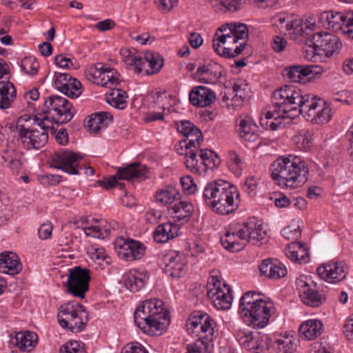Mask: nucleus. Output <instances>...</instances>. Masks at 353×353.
Segmentation results:
<instances>
[{
	"mask_svg": "<svg viewBox=\"0 0 353 353\" xmlns=\"http://www.w3.org/2000/svg\"><path fill=\"white\" fill-rule=\"evenodd\" d=\"M302 114L307 120L316 124L327 123L332 117V110L322 99L312 94L303 95L301 90L285 85L272 94V105L261 118L265 128L276 130L284 118L294 119Z\"/></svg>",
	"mask_w": 353,
	"mask_h": 353,
	"instance_id": "obj_1",
	"label": "nucleus"
},
{
	"mask_svg": "<svg viewBox=\"0 0 353 353\" xmlns=\"http://www.w3.org/2000/svg\"><path fill=\"white\" fill-rule=\"evenodd\" d=\"M203 198L214 212L221 215L234 212L239 205L237 188L223 180L208 183L203 190Z\"/></svg>",
	"mask_w": 353,
	"mask_h": 353,
	"instance_id": "obj_2",
	"label": "nucleus"
},
{
	"mask_svg": "<svg viewBox=\"0 0 353 353\" xmlns=\"http://www.w3.org/2000/svg\"><path fill=\"white\" fill-rule=\"evenodd\" d=\"M163 305L158 299L143 301L134 312L136 325L150 335H161L170 322L169 312Z\"/></svg>",
	"mask_w": 353,
	"mask_h": 353,
	"instance_id": "obj_3",
	"label": "nucleus"
},
{
	"mask_svg": "<svg viewBox=\"0 0 353 353\" xmlns=\"http://www.w3.org/2000/svg\"><path fill=\"white\" fill-rule=\"evenodd\" d=\"M270 170L272 179L282 187L296 188L308 179L309 170L298 157H280L272 163Z\"/></svg>",
	"mask_w": 353,
	"mask_h": 353,
	"instance_id": "obj_4",
	"label": "nucleus"
},
{
	"mask_svg": "<svg viewBox=\"0 0 353 353\" xmlns=\"http://www.w3.org/2000/svg\"><path fill=\"white\" fill-rule=\"evenodd\" d=\"M241 317L247 325L254 329L264 328L275 312L274 303L263 299L255 292H245L240 299Z\"/></svg>",
	"mask_w": 353,
	"mask_h": 353,
	"instance_id": "obj_5",
	"label": "nucleus"
},
{
	"mask_svg": "<svg viewBox=\"0 0 353 353\" xmlns=\"http://www.w3.org/2000/svg\"><path fill=\"white\" fill-rule=\"evenodd\" d=\"M266 235L263 225L254 221L248 223H235L230 225L228 230L221 237L223 246L232 252L241 250L248 243L256 244Z\"/></svg>",
	"mask_w": 353,
	"mask_h": 353,
	"instance_id": "obj_6",
	"label": "nucleus"
},
{
	"mask_svg": "<svg viewBox=\"0 0 353 353\" xmlns=\"http://www.w3.org/2000/svg\"><path fill=\"white\" fill-rule=\"evenodd\" d=\"M120 53L126 65L135 73L144 70L147 75L153 74L159 72L163 65L161 56L153 52H146L142 57L134 49L123 48Z\"/></svg>",
	"mask_w": 353,
	"mask_h": 353,
	"instance_id": "obj_7",
	"label": "nucleus"
},
{
	"mask_svg": "<svg viewBox=\"0 0 353 353\" xmlns=\"http://www.w3.org/2000/svg\"><path fill=\"white\" fill-rule=\"evenodd\" d=\"M57 319L62 327L73 333L81 332L89 320L85 307L77 301H69L61 305Z\"/></svg>",
	"mask_w": 353,
	"mask_h": 353,
	"instance_id": "obj_8",
	"label": "nucleus"
},
{
	"mask_svg": "<svg viewBox=\"0 0 353 353\" xmlns=\"http://www.w3.org/2000/svg\"><path fill=\"white\" fill-rule=\"evenodd\" d=\"M43 106V114H52V118L57 123H66L74 117L73 106L65 97L50 95L45 100Z\"/></svg>",
	"mask_w": 353,
	"mask_h": 353,
	"instance_id": "obj_9",
	"label": "nucleus"
},
{
	"mask_svg": "<svg viewBox=\"0 0 353 353\" xmlns=\"http://www.w3.org/2000/svg\"><path fill=\"white\" fill-rule=\"evenodd\" d=\"M232 32L229 29H225L222 26L217 30L213 39V48L221 57L224 58H232L240 54L245 49V44L240 43L239 46L232 50V45L238 43L235 38L231 35Z\"/></svg>",
	"mask_w": 353,
	"mask_h": 353,
	"instance_id": "obj_10",
	"label": "nucleus"
},
{
	"mask_svg": "<svg viewBox=\"0 0 353 353\" xmlns=\"http://www.w3.org/2000/svg\"><path fill=\"white\" fill-rule=\"evenodd\" d=\"M207 295L218 310H228L232 302V290L217 276H211L207 283Z\"/></svg>",
	"mask_w": 353,
	"mask_h": 353,
	"instance_id": "obj_11",
	"label": "nucleus"
},
{
	"mask_svg": "<svg viewBox=\"0 0 353 353\" xmlns=\"http://www.w3.org/2000/svg\"><path fill=\"white\" fill-rule=\"evenodd\" d=\"M148 172L147 168L139 163H132L125 168L118 169L117 174L111 176L107 181H98L97 183L99 186L103 187L106 190L119 186L123 188V183H119L118 179L131 180L133 178L144 179Z\"/></svg>",
	"mask_w": 353,
	"mask_h": 353,
	"instance_id": "obj_12",
	"label": "nucleus"
},
{
	"mask_svg": "<svg viewBox=\"0 0 353 353\" xmlns=\"http://www.w3.org/2000/svg\"><path fill=\"white\" fill-rule=\"evenodd\" d=\"M67 286L68 291L76 297L83 299L89 290L90 270L81 266L69 269Z\"/></svg>",
	"mask_w": 353,
	"mask_h": 353,
	"instance_id": "obj_13",
	"label": "nucleus"
},
{
	"mask_svg": "<svg viewBox=\"0 0 353 353\" xmlns=\"http://www.w3.org/2000/svg\"><path fill=\"white\" fill-rule=\"evenodd\" d=\"M305 45L312 46V52L319 50L323 52L327 57L332 56L341 46V43L337 36L322 32L311 35V38L307 39Z\"/></svg>",
	"mask_w": 353,
	"mask_h": 353,
	"instance_id": "obj_14",
	"label": "nucleus"
},
{
	"mask_svg": "<svg viewBox=\"0 0 353 353\" xmlns=\"http://www.w3.org/2000/svg\"><path fill=\"white\" fill-rule=\"evenodd\" d=\"M114 246L118 256L126 261L140 259L145 252V247L141 242L129 238H117Z\"/></svg>",
	"mask_w": 353,
	"mask_h": 353,
	"instance_id": "obj_15",
	"label": "nucleus"
},
{
	"mask_svg": "<svg viewBox=\"0 0 353 353\" xmlns=\"http://www.w3.org/2000/svg\"><path fill=\"white\" fill-rule=\"evenodd\" d=\"M81 159L82 157L79 154L62 150L53 154L51 166L62 170L69 174H78L77 161Z\"/></svg>",
	"mask_w": 353,
	"mask_h": 353,
	"instance_id": "obj_16",
	"label": "nucleus"
},
{
	"mask_svg": "<svg viewBox=\"0 0 353 353\" xmlns=\"http://www.w3.org/2000/svg\"><path fill=\"white\" fill-rule=\"evenodd\" d=\"M185 155L186 167L192 172H199L202 165L207 166L208 162L213 161V157H216L213 151L208 149L190 150Z\"/></svg>",
	"mask_w": 353,
	"mask_h": 353,
	"instance_id": "obj_17",
	"label": "nucleus"
},
{
	"mask_svg": "<svg viewBox=\"0 0 353 353\" xmlns=\"http://www.w3.org/2000/svg\"><path fill=\"white\" fill-rule=\"evenodd\" d=\"M317 273L322 279L329 283L339 282L344 279L347 274L345 264L337 261L322 264L317 268Z\"/></svg>",
	"mask_w": 353,
	"mask_h": 353,
	"instance_id": "obj_18",
	"label": "nucleus"
},
{
	"mask_svg": "<svg viewBox=\"0 0 353 353\" xmlns=\"http://www.w3.org/2000/svg\"><path fill=\"white\" fill-rule=\"evenodd\" d=\"M34 120L37 122V127L32 126V136L34 145V149H40L46 145L48 139V132L50 131L52 134L55 133L54 126L50 125L51 123L47 116H44L42 119H39L34 116Z\"/></svg>",
	"mask_w": 353,
	"mask_h": 353,
	"instance_id": "obj_19",
	"label": "nucleus"
},
{
	"mask_svg": "<svg viewBox=\"0 0 353 353\" xmlns=\"http://www.w3.org/2000/svg\"><path fill=\"white\" fill-rule=\"evenodd\" d=\"M54 87L70 98H77L81 93V83L66 73L57 76L54 82Z\"/></svg>",
	"mask_w": 353,
	"mask_h": 353,
	"instance_id": "obj_20",
	"label": "nucleus"
},
{
	"mask_svg": "<svg viewBox=\"0 0 353 353\" xmlns=\"http://www.w3.org/2000/svg\"><path fill=\"white\" fill-rule=\"evenodd\" d=\"M296 285L304 304L316 307L321 305L324 301V298L310 287L305 276H301L297 279Z\"/></svg>",
	"mask_w": 353,
	"mask_h": 353,
	"instance_id": "obj_21",
	"label": "nucleus"
},
{
	"mask_svg": "<svg viewBox=\"0 0 353 353\" xmlns=\"http://www.w3.org/2000/svg\"><path fill=\"white\" fill-rule=\"evenodd\" d=\"M161 265H164L165 272L173 278L181 277L186 271L183 257L174 252L163 256Z\"/></svg>",
	"mask_w": 353,
	"mask_h": 353,
	"instance_id": "obj_22",
	"label": "nucleus"
},
{
	"mask_svg": "<svg viewBox=\"0 0 353 353\" xmlns=\"http://www.w3.org/2000/svg\"><path fill=\"white\" fill-rule=\"evenodd\" d=\"M189 99L194 106L203 108L213 103L216 99V95L209 88L200 85L194 87L191 90Z\"/></svg>",
	"mask_w": 353,
	"mask_h": 353,
	"instance_id": "obj_23",
	"label": "nucleus"
},
{
	"mask_svg": "<svg viewBox=\"0 0 353 353\" xmlns=\"http://www.w3.org/2000/svg\"><path fill=\"white\" fill-rule=\"evenodd\" d=\"M234 337L239 344L248 351L257 350L260 346L259 334L246 327L235 330Z\"/></svg>",
	"mask_w": 353,
	"mask_h": 353,
	"instance_id": "obj_24",
	"label": "nucleus"
},
{
	"mask_svg": "<svg viewBox=\"0 0 353 353\" xmlns=\"http://www.w3.org/2000/svg\"><path fill=\"white\" fill-rule=\"evenodd\" d=\"M236 123V130L245 141L252 142L259 138L258 127L249 117L241 116Z\"/></svg>",
	"mask_w": 353,
	"mask_h": 353,
	"instance_id": "obj_25",
	"label": "nucleus"
},
{
	"mask_svg": "<svg viewBox=\"0 0 353 353\" xmlns=\"http://www.w3.org/2000/svg\"><path fill=\"white\" fill-rule=\"evenodd\" d=\"M15 131L19 144L26 150L34 149L32 136V126L29 125L28 120L20 118L17 122Z\"/></svg>",
	"mask_w": 353,
	"mask_h": 353,
	"instance_id": "obj_26",
	"label": "nucleus"
},
{
	"mask_svg": "<svg viewBox=\"0 0 353 353\" xmlns=\"http://www.w3.org/2000/svg\"><path fill=\"white\" fill-rule=\"evenodd\" d=\"M261 274L270 279H279L287 274V268L282 263L268 259L263 261L259 267Z\"/></svg>",
	"mask_w": 353,
	"mask_h": 353,
	"instance_id": "obj_27",
	"label": "nucleus"
},
{
	"mask_svg": "<svg viewBox=\"0 0 353 353\" xmlns=\"http://www.w3.org/2000/svg\"><path fill=\"white\" fill-rule=\"evenodd\" d=\"M309 26L300 19H293L288 32L285 33L286 36L290 37L294 41L301 43L305 41L307 39L311 38Z\"/></svg>",
	"mask_w": 353,
	"mask_h": 353,
	"instance_id": "obj_28",
	"label": "nucleus"
},
{
	"mask_svg": "<svg viewBox=\"0 0 353 353\" xmlns=\"http://www.w3.org/2000/svg\"><path fill=\"white\" fill-rule=\"evenodd\" d=\"M0 269L8 274H18L21 270L18 256L12 252H2L0 254Z\"/></svg>",
	"mask_w": 353,
	"mask_h": 353,
	"instance_id": "obj_29",
	"label": "nucleus"
},
{
	"mask_svg": "<svg viewBox=\"0 0 353 353\" xmlns=\"http://www.w3.org/2000/svg\"><path fill=\"white\" fill-rule=\"evenodd\" d=\"M113 119L112 115L107 112H99L90 116L87 128L90 132L98 133L105 129Z\"/></svg>",
	"mask_w": 353,
	"mask_h": 353,
	"instance_id": "obj_30",
	"label": "nucleus"
},
{
	"mask_svg": "<svg viewBox=\"0 0 353 353\" xmlns=\"http://www.w3.org/2000/svg\"><path fill=\"white\" fill-rule=\"evenodd\" d=\"M38 341L37 334L31 332H20L12 339V343L22 352H30Z\"/></svg>",
	"mask_w": 353,
	"mask_h": 353,
	"instance_id": "obj_31",
	"label": "nucleus"
},
{
	"mask_svg": "<svg viewBox=\"0 0 353 353\" xmlns=\"http://www.w3.org/2000/svg\"><path fill=\"white\" fill-rule=\"evenodd\" d=\"M179 228L177 225L165 223L158 225L153 234L154 241L159 243L168 242L177 235Z\"/></svg>",
	"mask_w": 353,
	"mask_h": 353,
	"instance_id": "obj_32",
	"label": "nucleus"
},
{
	"mask_svg": "<svg viewBox=\"0 0 353 353\" xmlns=\"http://www.w3.org/2000/svg\"><path fill=\"white\" fill-rule=\"evenodd\" d=\"M17 97V91L14 85L6 81L0 84V109L10 108Z\"/></svg>",
	"mask_w": 353,
	"mask_h": 353,
	"instance_id": "obj_33",
	"label": "nucleus"
},
{
	"mask_svg": "<svg viewBox=\"0 0 353 353\" xmlns=\"http://www.w3.org/2000/svg\"><path fill=\"white\" fill-rule=\"evenodd\" d=\"M323 325L317 319H310L302 323L299 327V332L302 337L307 340H313L321 335Z\"/></svg>",
	"mask_w": 353,
	"mask_h": 353,
	"instance_id": "obj_34",
	"label": "nucleus"
},
{
	"mask_svg": "<svg viewBox=\"0 0 353 353\" xmlns=\"http://www.w3.org/2000/svg\"><path fill=\"white\" fill-rule=\"evenodd\" d=\"M125 285L131 292H136L141 289L146 281V274L137 270H133L125 274Z\"/></svg>",
	"mask_w": 353,
	"mask_h": 353,
	"instance_id": "obj_35",
	"label": "nucleus"
},
{
	"mask_svg": "<svg viewBox=\"0 0 353 353\" xmlns=\"http://www.w3.org/2000/svg\"><path fill=\"white\" fill-rule=\"evenodd\" d=\"M346 17L347 18V12L345 13L338 12H324L322 15V19H325L328 28L332 29L333 31L343 32V26H345L346 23Z\"/></svg>",
	"mask_w": 353,
	"mask_h": 353,
	"instance_id": "obj_36",
	"label": "nucleus"
},
{
	"mask_svg": "<svg viewBox=\"0 0 353 353\" xmlns=\"http://www.w3.org/2000/svg\"><path fill=\"white\" fill-rule=\"evenodd\" d=\"M128 95L126 92L121 89L111 88V91L106 94L105 100L112 107L123 110L127 107L128 102L126 99Z\"/></svg>",
	"mask_w": 353,
	"mask_h": 353,
	"instance_id": "obj_37",
	"label": "nucleus"
},
{
	"mask_svg": "<svg viewBox=\"0 0 353 353\" xmlns=\"http://www.w3.org/2000/svg\"><path fill=\"white\" fill-rule=\"evenodd\" d=\"M313 65H293L288 69V77L294 82H301L314 72Z\"/></svg>",
	"mask_w": 353,
	"mask_h": 353,
	"instance_id": "obj_38",
	"label": "nucleus"
},
{
	"mask_svg": "<svg viewBox=\"0 0 353 353\" xmlns=\"http://www.w3.org/2000/svg\"><path fill=\"white\" fill-rule=\"evenodd\" d=\"M188 332L198 337L196 341H201L203 342V345L208 347L209 343L212 341L214 330L208 331L203 325H192L190 322L186 323Z\"/></svg>",
	"mask_w": 353,
	"mask_h": 353,
	"instance_id": "obj_39",
	"label": "nucleus"
},
{
	"mask_svg": "<svg viewBox=\"0 0 353 353\" xmlns=\"http://www.w3.org/2000/svg\"><path fill=\"white\" fill-rule=\"evenodd\" d=\"M314 134L309 129L299 130L294 137L293 141L300 150H307L312 145Z\"/></svg>",
	"mask_w": 353,
	"mask_h": 353,
	"instance_id": "obj_40",
	"label": "nucleus"
},
{
	"mask_svg": "<svg viewBox=\"0 0 353 353\" xmlns=\"http://www.w3.org/2000/svg\"><path fill=\"white\" fill-rule=\"evenodd\" d=\"M179 196L178 190L172 186H167L157 192L156 201L163 205L172 203Z\"/></svg>",
	"mask_w": 353,
	"mask_h": 353,
	"instance_id": "obj_41",
	"label": "nucleus"
},
{
	"mask_svg": "<svg viewBox=\"0 0 353 353\" xmlns=\"http://www.w3.org/2000/svg\"><path fill=\"white\" fill-rule=\"evenodd\" d=\"M274 348L276 353H294L297 347L296 340L292 337H281L274 341Z\"/></svg>",
	"mask_w": 353,
	"mask_h": 353,
	"instance_id": "obj_42",
	"label": "nucleus"
},
{
	"mask_svg": "<svg viewBox=\"0 0 353 353\" xmlns=\"http://www.w3.org/2000/svg\"><path fill=\"white\" fill-rule=\"evenodd\" d=\"M120 82L119 74L113 68L104 67L100 80V85L112 88Z\"/></svg>",
	"mask_w": 353,
	"mask_h": 353,
	"instance_id": "obj_43",
	"label": "nucleus"
},
{
	"mask_svg": "<svg viewBox=\"0 0 353 353\" xmlns=\"http://www.w3.org/2000/svg\"><path fill=\"white\" fill-rule=\"evenodd\" d=\"M188 322L192 325H203L208 331L214 330L215 323L212 318L206 313L194 312L188 319Z\"/></svg>",
	"mask_w": 353,
	"mask_h": 353,
	"instance_id": "obj_44",
	"label": "nucleus"
},
{
	"mask_svg": "<svg viewBox=\"0 0 353 353\" xmlns=\"http://www.w3.org/2000/svg\"><path fill=\"white\" fill-rule=\"evenodd\" d=\"M202 133L199 129H194V131L186 136V139L180 141L181 148H185V152L190 150H196L202 141Z\"/></svg>",
	"mask_w": 353,
	"mask_h": 353,
	"instance_id": "obj_45",
	"label": "nucleus"
},
{
	"mask_svg": "<svg viewBox=\"0 0 353 353\" xmlns=\"http://www.w3.org/2000/svg\"><path fill=\"white\" fill-rule=\"evenodd\" d=\"M228 164L234 174L239 176L245 168V164L242 158L234 150L228 152Z\"/></svg>",
	"mask_w": 353,
	"mask_h": 353,
	"instance_id": "obj_46",
	"label": "nucleus"
},
{
	"mask_svg": "<svg viewBox=\"0 0 353 353\" xmlns=\"http://www.w3.org/2000/svg\"><path fill=\"white\" fill-rule=\"evenodd\" d=\"M2 159L6 165L12 170L18 172L21 169V163L19 154L14 150L8 149L4 151Z\"/></svg>",
	"mask_w": 353,
	"mask_h": 353,
	"instance_id": "obj_47",
	"label": "nucleus"
},
{
	"mask_svg": "<svg viewBox=\"0 0 353 353\" xmlns=\"http://www.w3.org/2000/svg\"><path fill=\"white\" fill-rule=\"evenodd\" d=\"M222 27L225 29H229L231 30L233 37L235 38L234 41L245 40L248 37V29L245 23H226Z\"/></svg>",
	"mask_w": 353,
	"mask_h": 353,
	"instance_id": "obj_48",
	"label": "nucleus"
},
{
	"mask_svg": "<svg viewBox=\"0 0 353 353\" xmlns=\"http://www.w3.org/2000/svg\"><path fill=\"white\" fill-rule=\"evenodd\" d=\"M232 87L235 91L236 103L241 107L245 98L248 96L250 91L248 85L244 81L239 79L234 81Z\"/></svg>",
	"mask_w": 353,
	"mask_h": 353,
	"instance_id": "obj_49",
	"label": "nucleus"
},
{
	"mask_svg": "<svg viewBox=\"0 0 353 353\" xmlns=\"http://www.w3.org/2000/svg\"><path fill=\"white\" fill-rule=\"evenodd\" d=\"M104 67L105 65L102 63H97L91 65L85 72L87 79L95 84L99 85Z\"/></svg>",
	"mask_w": 353,
	"mask_h": 353,
	"instance_id": "obj_50",
	"label": "nucleus"
},
{
	"mask_svg": "<svg viewBox=\"0 0 353 353\" xmlns=\"http://www.w3.org/2000/svg\"><path fill=\"white\" fill-rule=\"evenodd\" d=\"M209 2L216 9L230 11H236L241 6V0H209Z\"/></svg>",
	"mask_w": 353,
	"mask_h": 353,
	"instance_id": "obj_51",
	"label": "nucleus"
},
{
	"mask_svg": "<svg viewBox=\"0 0 353 353\" xmlns=\"http://www.w3.org/2000/svg\"><path fill=\"white\" fill-rule=\"evenodd\" d=\"M222 101L225 103L228 108H240L239 104L236 103V94L233 87L225 86L223 90L221 91Z\"/></svg>",
	"mask_w": 353,
	"mask_h": 353,
	"instance_id": "obj_52",
	"label": "nucleus"
},
{
	"mask_svg": "<svg viewBox=\"0 0 353 353\" xmlns=\"http://www.w3.org/2000/svg\"><path fill=\"white\" fill-rule=\"evenodd\" d=\"M172 210L179 220H184L190 216L192 205L187 202L180 201L173 206Z\"/></svg>",
	"mask_w": 353,
	"mask_h": 353,
	"instance_id": "obj_53",
	"label": "nucleus"
},
{
	"mask_svg": "<svg viewBox=\"0 0 353 353\" xmlns=\"http://www.w3.org/2000/svg\"><path fill=\"white\" fill-rule=\"evenodd\" d=\"M293 17L285 14H280L276 15L273 19L274 26L279 29L281 33L288 32L291 23H292Z\"/></svg>",
	"mask_w": 353,
	"mask_h": 353,
	"instance_id": "obj_54",
	"label": "nucleus"
},
{
	"mask_svg": "<svg viewBox=\"0 0 353 353\" xmlns=\"http://www.w3.org/2000/svg\"><path fill=\"white\" fill-rule=\"evenodd\" d=\"M21 68L26 74L34 76L38 72L39 63L33 57H25L21 61Z\"/></svg>",
	"mask_w": 353,
	"mask_h": 353,
	"instance_id": "obj_55",
	"label": "nucleus"
},
{
	"mask_svg": "<svg viewBox=\"0 0 353 353\" xmlns=\"http://www.w3.org/2000/svg\"><path fill=\"white\" fill-rule=\"evenodd\" d=\"M222 72L220 65L212 64L205 77H200V80L205 83H215L222 76Z\"/></svg>",
	"mask_w": 353,
	"mask_h": 353,
	"instance_id": "obj_56",
	"label": "nucleus"
},
{
	"mask_svg": "<svg viewBox=\"0 0 353 353\" xmlns=\"http://www.w3.org/2000/svg\"><path fill=\"white\" fill-rule=\"evenodd\" d=\"M54 63L62 68L77 69L79 67L77 61L74 63L72 59L62 54L55 57Z\"/></svg>",
	"mask_w": 353,
	"mask_h": 353,
	"instance_id": "obj_57",
	"label": "nucleus"
},
{
	"mask_svg": "<svg viewBox=\"0 0 353 353\" xmlns=\"http://www.w3.org/2000/svg\"><path fill=\"white\" fill-rule=\"evenodd\" d=\"M180 183L183 192L187 194H194L197 189L196 184L194 182L192 177L190 175L181 177Z\"/></svg>",
	"mask_w": 353,
	"mask_h": 353,
	"instance_id": "obj_58",
	"label": "nucleus"
},
{
	"mask_svg": "<svg viewBox=\"0 0 353 353\" xmlns=\"http://www.w3.org/2000/svg\"><path fill=\"white\" fill-rule=\"evenodd\" d=\"M59 353H85L83 348L77 341L67 342L59 350Z\"/></svg>",
	"mask_w": 353,
	"mask_h": 353,
	"instance_id": "obj_59",
	"label": "nucleus"
},
{
	"mask_svg": "<svg viewBox=\"0 0 353 353\" xmlns=\"http://www.w3.org/2000/svg\"><path fill=\"white\" fill-rule=\"evenodd\" d=\"M281 234L288 240L294 241L301 236V230L299 226H288L282 230Z\"/></svg>",
	"mask_w": 353,
	"mask_h": 353,
	"instance_id": "obj_60",
	"label": "nucleus"
},
{
	"mask_svg": "<svg viewBox=\"0 0 353 353\" xmlns=\"http://www.w3.org/2000/svg\"><path fill=\"white\" fill-rule=\"evenodd\" d=\"M342 34H347L350 38L353 39V12H347V18L346 17V23L343 26Z\"/></svg>",
	"mask_w": 353,
	"mask_h": 353,
	"instance_id": "obj_61",
	"label": "nucleus"
},
{
	"mask_svg": "<svg viewBox=\"0 0 353 353\" xmlns=\"http://www.w3.org/2000/svg\"><path fill=\"white\" fill-rule=\"evenodd\" d=\"M52 231V225L50 222L47 221L43 223L39 228V236L41 239H47L51 236Z\"/></svg>",
	"mask_w": 353,
	"mask_h": 353,
	"instance_id": "obj_62",
	"label": "nucleus"
},
{
	"mask_svg": "<svg viewBox=\"0 0 353 353\" xmlns=\"http://www.w3.org/2000/svg\"><path fill=\"white\" fill-rule=\"evenodd\" d=\"M121 353H148L140 343H134L125 346Z\"/></svg>",
	"mask_w": 353,
	"mask_h": 353,
	"instance_id": "obj_63",
	"label": "nucleus"
},
{
	"mask_svg": "<svg viewBox=\"0 0 353 353\" xmlns=\"http://www.w3.org/2000/svg\"><path fill=\"white\" fill-rule=\"evenodd\" d=\"M343 332L347 340L353 341V314L345 321Z\"/></svg>",
	"mask_w": 353,
	"mask_h": 353,
	"instance_id": "obj_64",
	"label": "nucleus"
}]
</instances>
